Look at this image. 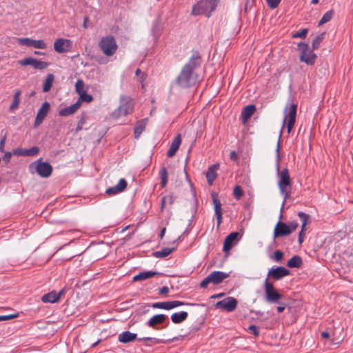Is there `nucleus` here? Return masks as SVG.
<instances>
[{
    "label": "nucleus",
    "instance_id": "49",
    "mask_svg": "<svg viewBox=\"0 0 353 353\" xmlns=\"http://www.w3.org/2000/svg\"><path fill=\"white\" fill-rule=\"evenodd\" d=\"M25 150L26 149H22L20 148H17L13 150L12 154L15 156H23L25 157Z\"/></svg>",
    "mask_w": 353,
    "mask_h": 353
},
{
    "label": "nucleus",
    "instance_id": "22",
    "mask_svg": "<svg viewBox=\"0 0 353 353\" xmlns=\"http://www.w3.org/2000/svg\"><path fill=\"white\" fill-rule=\"evenodd\" d=\"M239 236V233L237 232H234L230 233L229 235L226 236L223 243V251L228 252L231 250L233 245V243L236 241H238V238Z\"/></svg>",
    "mask_w": 353,
    "mask_h": 353
},
{
    "label": "nucleus",
    "instance_id": "1",
    "mask_svg": "<svg viewBox=\"0 0 353 353\" xmlns=\"http://www.w3.org/2000/svg\"><path fill=\"white\" fill-rule=\"evenodd\" d=\"M201 63V59L199 52L193 51L176 79V84L183 88L194 85L198 81V75L195 70L200 66Z\"/></svg>",
    "mask_w": 353,
    "mask_h": 353
},
{
    "label": "nucleus",
    "instance_id": "30",
    "mask_svg": "<svg viewBox=\"0 0 353 353\" xmlns=\"http://www.w3.org/2000/svg\"><path fill=\"white\" fill-rule=\"evenodd\" d=\"M147 119H141L139 121L134 127V138L138 139L141 134L145 130Z\"/></svg>",
    "mask_w": 353,
    "mask_h": 353
},
{
    "label": "nucleus",
    "instance_id": "53",
    "mask_svg": "<svg viewBox=\"0 0 353 353\" xmlns=\"http://www.w3.org/2000/svg\"><path fill=\"white\" fill-rule=\"evenodd\" d=\"M16 316H17L16 314H13V315H0V321L9 320V319H13V318H14Z\"/></svg>",
    "mask_w": 353,
    "mask_h": 353
},
{
    "label": "nucleus",
    "instance_id": "12",
    "mask_svg": "<svg viewBox=\"0 0 353 353\" xmlns=\"http://www.w3.org/2000/svg\"><path fill=\"white\" fill-rule=\"evenodd\" d=\"M21 65H32L34 69L43 70L46 68L48 64L47 62L38 60L35 58L28 57L23 60L19 61Z\"/></svg>",
    "mask_w": 353,
    "mask_h": 353
},
{
    "label": "nucleus",
    "instance_id": "33",
    "mask_svg": "<svg viewBox=\"0 0 353 353\" xmlns=\"http://www.w3.org/2000/svg\"><path fill=\"white\" fill-rule=\"evenodd\" d=\"M174 248H164L160 251L154 252L152 256L156 258H164L170 255Z\"/></svg>",
    "mask_w": 353,
    "mask_h": 353
},
{
    "label": "nucleus",
    "instance_id": "40",
    "mask_svg": "<svg viewBox=\"0 0 353 353\" xmlns=\"http://www.w3.org/2000/svg\"><path fill=\"white\" fill-rule=\"evenodd\" d=\"M39 152V149L37 146H33L31 148L26 149L25 157H33L37 155Z\"/></svg>",
    "mask_w": 353,
    "mask_h": 353
},
{
    "label": "nucleus",
    "instance_id": "5",
    "mask_svg": "<svg viewBox=\"0 0 353 353\" xmlns=\"http://www.w3.org/2000/svg\"><path fill=\"white\" fill-rule=\"evenodd\" d=\"M29 169L31 172L35 171L43 178H48L52 172V165L48 162L42 161L41 158L32 163L29 166Z\"/></svg>",
    "mask_w": 353,
    "mask_h": 353
},
{
    "label": "nucleus",
    "instance_id": "48",
    "mask_svg": "<svg viewBox=\"0 0 353 353\" xmlns=\"http://www.w3.org/2000/svg\"><path fill=\"white\" fill-rule=\"evenodd\" d=\"M139 341H150L153 343H159V339L153 337H143V338H139L138 339Z\"/></svg>",
    "mask_w": 353,
    "mask_h": 353
},
{
    "label": "nucleus",
    "instance_id": "8",
    "mask_svg": "<svg viewBox=\"0 0 353 353\" xmlns=\"http://www.w3.org/2000/svg\"><path fill=\"white\" fill-rule=\"evenodd\" d=\"M265 301L270 304L279 303L283 296L274 288L273 284L268 281V278L264 281Z\"/></svg>",
    "mask_w": 353,
    "mask_h": 353
},
{
    "label": "nucleus",
    "instance_id": "20",
    "mask_svg": "<svg viewBox=\"0 0 353 353\" xmlns=\"http://www.w3.org/2000/svg\"><path fill=\"white\" fill-rule=\"evenodd\" d=\"M64 293V290H60L59 292H57L56 291H52L48 294H44L41 297V301L43 303H54L57 302L61 296Z\"/></svg>",
    "mask_w": 353,
    "mask_h": 353
},
{
    "label": "nucleus",
    "instance_id": "60",
    "mask_svg": "<svg viewBox=\"0 0 353 353\" xmlns=\"http://www.w3.org/2000/svg\"><path fill=\"white\" fill-rule=\"evenodd\" d=\"M83 123H84V120H83V119H82L79 122V124H78V125L77 127V131L81 130L82 129V125H83Z\"/></svg>",
    "mask_w": 353,
    "mask_h": 353
},
{
    "label": "nucleus",
    "instance_id": "54",
    "mask_svg": "<svg viewBox=\"0 0 353 353\" xmlns=\"http://www.w3.org/2000/svg\"><path fill=\"white\" fill-rule=\"evenodd\" d=\"M12 157V153L10 152H6L3 157V161L6 162H9Z\"/></svg>",
    "mask_w": 353,
    "mask_h": 353
},
{
    "label": "nucleus",
    "instance_id": "62",
    "mask_svg": "<svg viewBox=\"0 0 353 353\" xmlns=\"http://www.w3.org/2000/svg\"><path fill=\"white\" fill-rule=\"evenodd\" d=\"M165 230H166V229H165V228H163L161 230V232H160V237H161V239L163 237V236H164V234H165Z\"/></svg>",
    "mask_w": 353,
    "mask_h": 353
},
{
    "label": "nucleus",
    "instance_id": "7",
    "mask_svg": "<svg viewBox=\"0 0 353 353\" xmlns=\"http://www.w3.org/2000/svg\"><path fill=\"white\" fill-rule=\"evenodd\" d=\"M297 105L295 103L286 104L284 109V118L283 121V127L287 123L288 132L290 133L293 128L296 116Z\"/></svg>",
    "mask_w": 353,
    "mask_h": 353
},
{
    "label": "nucleus",
    "instance_id": "57",
    "mask_svg": "<svg viewBox=\"0 0 353 353\" xmlns=\"http://www.w3.org/2000/svg\"><path fill=\"white\" fill-rule=\"evenodd\" d=\"M166 205H167L166 199H165V196H163L161 199V211H163V208L166 206Z\"/></svg>",
    "mask_w": 353,
    "mask_h": 353
},
{
    "label": "nucleus",
    "instance_id": "47",
    "mask_svg": "<svg viewBox=\"0 0 353 353\" xmlns=\"http://www.w3.org/2000/svg\"><path fill=\"white\" fill-rule=\"evenodd\" d=\"M283 256V253L280 250H276L274 253V256H271L272 259H274V261L279 262L281 261Z\"/></svg>",
    "mask_w": 353,
    "mask_h": 353
},
{
    "label": "nucleus",
    "instance_id": "28",
    "mask_svg": "<svg viewBox=\"0 0 353 353\" xmlns=\"http://www.w3.org/2000/svg\"><path fill=\"white\" fill-rule=\"evenodd\" d=\"M188 316V312L185 311L174 312L171 315V320L174 324H179L185 321Z\"/></svg>",
    "mask_w": 353,
    "mask_h": 353
},
{
    "label": "nucleus",
    "instance_id": "31",
    "mask_svg": "<svg viewBox=\"0 0 353 353\" xmlns=\"http://www.w3.org/2000/svg\"><path fill=\"white\" fill-rule=\"evenodd\" d=\"M302 265V259L301 258L298 256L295 255L292 256L287 263V266L288 268H300Z\"/></svg>",
    "mask_w": 353,
    "mask_h": 353
},
{
    "label": "nucleus",
    "instance_id": "27",
    "mask_svg": "<svg viewBox=\"0 0 353 353\" xmlns=\"http://www.w3.org/2000/svg\"><path fill=\"white\" fill-rule=\"evenodd\" d=\"M255 110L256 108L254 105H249L245 106L241 112V117L242 119V122L245 123L254 113Z\"/></svg>",
    "mask_w": 353,
    "mask_h": 353
},
{
    "label": "nucleus",
    "instance_id": "51",
    "mask_svg": "<svg viewBox=\"0 0 353 353\" xmlns=\"http://www.w3.org/2000/svg\"><path fill=\"white\" fill-rule=\"evenodd\" d=\"M299 224L296 221H291L288 225V228H290V232L292 233V232H294L298 227Z\"/></svg>",
    "mask_w": 353,
    "mask_h": 353
},
{
    "label": "nucleus",
    "instance_id": "42",
    "mask_svg": "<svg viewBox=\"0 0 353 353\" xmlns=\"http://www.w3.org/2000/svg\"><path fill=\"white\" fill-rule=\"evenodd\" d=\"M79 100L80 101L81 103V101L90 103L93 100V97L92 95L87 94V92H85L79 95Z\"/></svg>",
    "mask_w": 353,
    "mask_h": 353
},
{
    "label": "nucleus",
    "instance_id": "29",
    "mask_svg": "<svg viewBox=\"0 0 353 353\" xmlns=\"http://www.w3.org/2000/svg\"><path fill=\"white\" fill-rule=\"evenodd\" d=\"M159 273L158 272H153V271H146L140 272L139 274L135 275L133 277L134 281H143L148 279L149 278H151L154 276L158 275Z\"/></svg>",
    "mask_w": 353,
    "mask_h": 353
},
{
    "label": "nucleus",
    "instance_id": "39",
    "mask_svg": "<svg viewBox=\"0 0 353 353\" xmlns=\"http://www.w3.org/2000/svg\"><path fill=\"white\" fill-rule=\"evenodd\" d=\"M160 176H161V184L163 188H164L168 182V173L167 170L165 167H163L160 170Z\"/></svg>",
    "mask_w": 353,
    "mask_h": 353
},
{
    "label": "nucleus",
    "instance_id": "37",
    "mask_svg": "<svg viewBox=\"0 0 353 353\" xmlns=\"http://www.w3.org/2000/svg\"><path fill=\"white\" fill-rule=\"evenodd\" d=\"M324 36L325 34L321 33L315 37V39L312 41V50H316L320 47L321 43H322L324 39Z\"/></svg>",
    "mask_w": 353,
    "mask_h": 353
},
{
    "label": "nucleus",
    "instance_id": "32",
    "mask_svg": "<svg viewBox=\"0 0 353 353\" xmlns=\"http://www.w3.org/2000/svg\"><path fill=\"white\" fill-rule=\"evenodd\" d=\"M20 96L21 91L19 90H17L14 92L12 103H11L9 108L10 111H14V110L18 108L20 102Z\"/></svg>",
    "mask_w": 353,
    "mask_h": 353
},
{
    "label": "nucleus",
    "instance_id": "9",
    "mask_svg": "<svg viewBox=\"0 0 353 353\" xmlns=\"http://www.w3.org/2000/svg\"><path fill=\"white\" fill-rule=\"evenodd\" d=\"M99 46L107 57L112 56L118 48L115 39L110 35L103 37L99 43Z\"/></svg>",
    "mask_w": 353,
    "mask_h": 353
},
{
    "label": "nucleus",
    "instance_id": "18",
    "mask_svg": "<svg viewBox=\"0 0 353 353\" xmlns=\"http://www.w3.org/2000/svg\"><path fill=\"white\" fill-rule=\"evenodd\" d=\"M71 46V42L68 39H58L54 41V48L56 52L63 53L67 52Z\"/></svg>",
    "mask_w": 353,
    "mask_h": 353
},
{
    "label": "nucleus",
    "instance_id": "52",
    "mask_svg": "<svg viewBox=\"0 0 353 353\" xmlns=\"http://www.w3.org/2000/svg\"><path fill=\"white\" fill-rule=\"evenodd\" d=\"M277 304L279 305V306L276 307V310L279 313L283 312L287 307V303H281L279 301V303Z\"/></svg>",
    "mask_w": 353,
    "mask_h": 353
},
{
    "label": "nucleus",
    "instance_id": "3",
    "mask_svg": "<svg viewBox=\"0 0 353 353\" xmlns=\"http://www.w3.org/2000/svg\"><path fill=\"white\" fill-rule=\"evenodd\" d=\"M219 0H203L192 7V14L194 15L203 14L207 17L210 16L217 6Z\"/></svg>",
    "mask_w": 353,
    "mask_h": 353
},
{
    "label": "nucleus",
    "instance_id": "14",
    "mask_svg": "<svg viewBox=\"0 0 353 353\" xmlns=\"http://www.w3.org/2000/svg\"><path fill=\"white\" fill-rule=\"evenodd\" d=\"M290 274V271L284 267L279 266L276 268H271L268 272V279L271 277L274 280H279Z\"/></svg>",
    "mask_w": 353,
    "mask_h": 353
},
{
    "label": "nucleus",
    "instance_id": "38",
    "mask_svg": "<svg viewBox=\"0 0 353 353\" xmlns=\"http://www.w3.org/2000/svg\"><path fill=\"white\" fill-rule=\"evenodd\" d=\"M298 216L302 223V225H301L302 230H305L310 216L308 214H307L303 212H299L298 214Z\"/></svg>",
    "mask_w": 353,
    "mask_h": 353
},
{
    "label": "nucleus",
    "instance_id": "2",
    "mask_svg": "<svg viewBox=\"0 0 353 353\" xmlns=\"http://www.w3.org/2000/svg\"><path fill=\"white\" fill-rule=\"evenodd\" d=\"M279 150H280V143L279 141L277 143L276 153V173L279 176L278 181V186L280 190L281 194L283 196V201L282 203V207L286 200L290 196V191L289 189L291 188V179L289 174V171L287 168H284L282 170H280L279 168ZM283 208H281V211H282Z\"/></svg>",
    "mask_w": 353,
    "mask_h": 353
},
{
    "label": "nucleus",
    "instance_id": "41",
    "mask_svg": "<svg viewBox=\"0 0 353 353\" xmlns=\"http://www.w3.org/2000/svg\"><path fill=\"white\" fill-rule=\"evenodd\" d=\"M84 82L82 80L79 79L76 82L75 89L76 92L79 94V95L85 92L84 90Z\"/></svg>",
    "mask_w": 353,
    "mask_h": 353
},
{
    "label": "nucleus",
    "instance_id": "61",
    "mask_svg": "<svg viewBox=\"0 0 353 353\" xmlns=\"http://www.w3.org/2000/svg\"><path fill=\"white\" fill-rule=\"evenodd\" d=\"M321 335L323 339H327L330 336V334L327 332H323Z\"/></svg>",
    "mask_w": 353,
    "mask_h": 353
},
{
    "label": "nucleus",
    "instance_id": "45",
    "mask_svg": "<svg viewBox=\"0 0 353 353\" xmlns=\"http://www.w3.org/2000/svg\"><path fill=\"white\" fill-rule=\"evenodd\" d=\"M172 309L175 308L181 305H193L194 304L185 303L180 301H171Z\"/></svg>",
    "mask_w": 353,
    "mask_h": 353
},
{
    "label": "nucleus",
    "instance_id": "50",
    "mask_svg": "<svg viewBox=\"0 0 353 353\" xmlns=\"http://www.w3.org/2000/svg\"><path fill=\"white\" fill-rule=\"evenodd\" d=\"M248 330L254 335L258 336L259 334V327L254 325H250L248 327Z\"/></svg>",
    "mask_w": 353,
    "mask_h": 353
},
{
    "label": "nucleus",
    "instance_id": "59",
    "mask_svg": "<svg viewBox=\"0 0 353 353\" xmlns=\"http://www.w3.org/2000/svg\"><path fill=\"white\" fill-rule=\"evenodd\" d=\"M167 204L172 205L174 202L173 197L172 196H165Z\"/></svg>",
    "mask_w": 353,
    "mask_h": 353
},
{
    "label": "nucleus",
    "instance_id": "35",
    "mask_svg": "<svg viewBox=\"0 0 353 353\" xmlns=\"http://www.w3.org/2000/svg\"><path fill=\"white\" fill-rule=\"evenodd\" d=\"M152 307L153 308L163 309L167 310L172 309L171 301L154 303H152Z\"/></svg>",
    "mask_w": 353,
    "mask_h": 353
},
{
    "label": "nucleus",
    "instance_id": "55",
    "mask_svg": "<svg viewBox=\"0 0 353 353\" xmlns=\"http://www.w3.org/2000/svg\"><path fill=\"white\" fill-rule=\"evenodd\" d=\"M169 292V288L167 286H163L159 289L160 294H167Z\"/></svg>",
    "mask_w": 353,
    "mask_h": 353
},
{
    "label": "nucleus",
    "instance_id": "17",
    "mask_svg": "<svg viewBox=\"0 0 353 353\" xmlns=\"http://www.w3.org/2000/svg\"><path fill=\"white\" fill-rule=\"evenodd\" d=\"M290 234V230L286 223L281 221L276 223L274 230V238L288 236Z\"/></svg>",
    "mask_w": 353,
    "mask_h": 353
},
{
    "label": "nucleus",
    "instance_id": "15",
    "mask_svg": "<svg viewBox=\"0 0 353 353\" xmlns=\"http://www.w3.org/2000/svg\"><path fill=\"white\" fill-rule=\"evenodd\" d=\"M50 105L48 101L44 102L41 107L39 109L38 112L37 114V117L34 121V126H39L46 117L49 110H50Z\"/></svg>",
    "mask_w": 353,
    "mask_h": 353
},
{
    "label": "nucleus",
    "instance_id": "11",
    "mask_svg": "<svg viewBox=\"0 0 353 353\" xmlns=\"http://www.w3.org/2000/svg\"><path fill=\"white\" fill-rule=\"evenodd\" d=\"M238 304L237 300L232 296H228L225 298L224 299L218 301L215 304V307L216 308L221 309L223 310H225L228 312H233Z\"/></svg>",
    "mask_w": 353,
    "mask_h": 353
},
{
    "label": "nucleus",
    "instance_id": "26",
    "mask_svg": "<svg viewBox=\"0 0 353 353\" xmlns=\"http://www.w3.org/2000/svg\"><path fill=\"white\" fill-rule=\"evenodd\" d=\"M137 334L129 331L121 332L118 336V340L120 343H128L137 339Z\"/></svg>",
    "mask_w": 353,
    "mask_h": 353
},
{
    "label": "nucleus",
    "instance_id": "64",
    "mask_svg": "<svg viewBox=\"0 0 353 353\" xmlns=\"http://www.w3.org/2000/svg\"><path fill=\"white\" fill-rule=\"evenodd\" d=\"M88 21V17H85L84 19V21H83V26L85 28H87V22Z\"/></svg>",
    "mask_w": 353,
    "mask_h": 353
},
{
    "label": "nucleus",
    "instance_id": "23",
    "mask_svg": "<svg viewBox=\"0 0 353 353\" xmlns=\"http://www.w3.org/2000/svg\"><path fill=\"white\" fill-rule=\"evenodd\" d=\"M167 318L168 316L165 314H156L149 319L147 325L153 329H158L157 326L162 324L167 319Z\"/></svg>",
    "mask_w": 353,
    "mask_h": 353
},
{
    "label": "nucleus",
    "instance_id": "58",
    "mask_svg": "<svg viewBox=\"0 0 353 353\" xmlns=\"http://www.w3.org/2000/svg\"><path fill=\"white\" fill-rule=\"evenodd\" d=\"M230 157L233 161L237 160V154L234 151H232L230 154Z\"/></svg>",
    "mask_w": 353,
    "mask_h": 353
},
{
    "label": "nucleus",
    "instance_id": "4",
    "mask_svg": "<svg viewBox=\"0 0 353 353\" xmlns=\"http://www.w3.org/2000/svg\"><path fill=\"white\" fill-rule=\"evenodd\" d=\"M298 50L300 52L299 60L305 63L308 65H313L316 61L317 56L310 49L309 45L304 42H300L298 44Z\"/></svg>",
    "mask_w": 353,
    "mask_h": 353
},
{
    "label": "nucleus",
    "instance_id": "63",
    "mask_svg": "<svg viewBox=\"0 0 353 353\" xmlns=\"http://www.w3.org/2000/svg\"><path fill=\"white\" fill-rule=\"evenodd\" d=\"M5 143V138L1 139L0 141V150H1L4 145Z\"/></svg>",
    "mask_w": 353,
    "mask_h": 353
},
{
    "label": "nucleus",
    "instance_id": "6",
    "mask_svg": "<svg viewBox=\"0 0 353 353\" xmlns=\"http://www.w3.org/2000/svg\"><path fill=\"white\" fill-rule=\"evenodd\" d=\"M134 103L132 100L128 97H121V104L112 114L113 118L117 119L122 116H125L132 112Z\"/></svg>",
    "mask_w": 353,
    "mask_h": 353
},
{
    "label": "nucleus",
    "instance_id": "36",
    "mask_svg": "<svg viewBox=\"0 0 353 353\" xmlns=\"http://www.w3.org/2000/svg\"><path fill=\"white\" fill-rule=\"evenodd\" d=\"M334 13V10H332L326 12L319 21V26H322L323 24L329 22L332 19Z\"/></svg>",
    "mask_w": 353,
    "mask_h": 353
},
{
    "label": "nucleus",
    "instance_id": "56",
    "mask_svg": "<svg viewBox=\"0 0 353 353\" xmlns=\"http://www.w3.org/2000/svg\"><path fill=\"white\" fill-rule=\"evenodd\" d=\"M305 236V234H304V230H301V232H299V243H302V242L303 241V238Z\"/></svg>",
    "mask_w": 353,
    "mask_h": 353
},
{
    "label": "nucleus",
    "instance_id": "19",
    "mask_svg": "<svg viewBox=\"0 0 353 353\" xmlns=\"http://www.w3.org/2000/svg\"><path fill=\"white\" fill-rule=\"evenodd\" d=\"M127 187V181L125 179H121L118 183L112 187L108 188L105 193L108 195H114L122 192Z\"/></svg>",
    "mask_w": 353,
    "mask_h": 353
},
{
    "label": "nucleus",
    "instance_id": "24",
    "mask_svg": "<svg viewBox=\"0 0 353 353\" xmlns=\"http://www.w3.org/2000/svg\"><path fill=\"white\" fill-rule=\"evenodd\" d=\"M81 105V103L80 102L79 100H78L74 104H72L70 106H68L66 108H64L60 110L59 115L62 116V117H67V116L71 115L79 110Z\"/></svg>",
    "mask_w": 353,
    "mask_h": 353
},
{
    "label": "nucleus",
    "instance_id": "43",
    "mask_svg": "<svg viewBox=\"0 0 353 353\" xmlns=\"http://www.w3.org/2000/svg\"><path fill=\"white\" fill-rule=\"evenodd\" d=\"M233 194L236 199H239L243 194V190L239 185H236L233 190Z\"/></svg>",
    "mask_w": 353,
    "mask_h": 353
},
{
    "label": "nucleus",
    "instance_id": "46",
    "mask_svg": "<svg viewBox=\"0 0 353 353\" xmlns=\"http://www.w3.org/2000/svg\"><path fill=\"white\" fill-rule=\"evenodd\" d=\"M267 4L271 9H274L278 7L281 0H265Z\"/></svg>",
    "mask_w": 353,
    "mask_h": 353
},
{
    "label": "nucleus",
    "instance_id": "13",
    "mask_svg": "<svg viewBox=\"0 0 353 353\" xmlns=\"http://www.w3.org/2000/svg\"><path fill=\"white\" fill-rule=\"evenodd\" d=\"M19 44L28 47H33L37 49H45L47 46L43 40H34L30 38L18 39Z\"/></svg>",
    "mask_w": 353,
    "mask_h": 353
},
{
    "label": "nucleus",
    "instance_id": "10",
    "mask_svg": "<svg viewBox=\"0 0 353 353\" xmlns=\"http://www.w3.org/2000/svg\"><path fill=\"white\" fill-rule=\"evenodd\" d=\"M229 274L221 271H214L208 274L200 283L202 288H205L209 283L214 285L221 283L225 279L228 278Z\"/></svg>",
    "mask_w": 353,
    "mask_h": 353
},
{
    "label": "nucleus",
    "instance_id": "44",
    "mask_svg": "<svg viewBox=\"0 0 353 353\" xmlns=\"http://www.w3.org/2000/svg\"><path fill=\"white\" fill-rule=\"evenodd\" d=\"M307 33V29L303 28L301 30L298 31L297 32L293 34L292 37L293 38H305L306 37V34Z\"/></svg>",
    "mask_w": 353,
    "mask_h": 353
},
{
    "label": "nucleus",
    "instance_id": "16",
    "mask_svg": "<svg viewBox=\"0 0 353 353\" xmlns=\"http://www.w3.org/2000/svg\"><path fill=\"white\" fill-rule=\"evenodd\" d=\"M212 198L214 204V213L216 218L217 222V228H219L221 222H222V209H221V203L219 199L217 198V195L216 193H212Z\"/></svg>",
    "mask_w": 353,
    "mask_h": 353
},
{
    "label": "nucleus",
    "instance_id": "25",
    "mask_svg": "<svg viewBox=\"0 0 353 353\" xmlns=\"http://www.w3.org/2000/svg\"><path fill=\"white\" fill-rule=\"evenodd\" d=\"M219 168V165L218 163L214 164L211 166H210L208 168L207 172H206V179L208 181V183L210 185H212L215 180V179L217 176L216 171L218 170Z\"/></svg>",
    "mask_w": 353,
    "mask_h": 353
},
{
    "label": "nucleus",
    "instance_id": "21",
    "mask_svg": "<svg viewBox=\"0 0 353 353\" xmlns=\"http://www.w3.org/2000/svg\"><path fill=\"white\" fill-rule=\"evenodd\" d=\"M181 143V134H178L172 140L171 145L168 150L167 155L168 157H172L178 151Z\"/></svg>",
    "mask_w": 353,
    "mask_h": 353
},
{
    "label": "nucleus",
    "instance_id": "34",
    "mask_svg": "<svg viewBox=\"0 0 353 353\" xmlns=\"http://www.w3.org/2000/svg\"><path fill=\"white\" fill-rule=\"evenodd\" d=\"M54 77L52 74H48L43 86V91L47 92L50 91L52 88Z\"/></svg>",
    "mask_w": 353,
    "mask_h": 353
}]
</instances>
